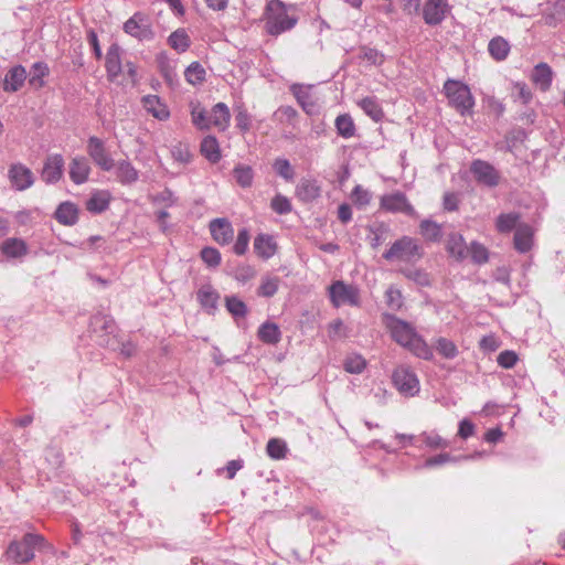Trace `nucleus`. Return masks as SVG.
I'll list each match as a JSON object with an SVG mask.
<instances>
[{"mask_svg":"<svg viewBox=\"0 0 565 565\" xmlns=\"http://www.w3.org/2000/svg\"><path fill=\"white\" fill-rule=\"evenodd\" d=\"M385 326L390 330L393 340L415 356L424 360L433 358L431 348L409 323L393 316H386Z\"/></svg>","mask_w":565,"mask_h":565,"instance_id":"1","label":"nucleus"},{"mask_svg":"<svg viewBox=\"0 0 565 565\" xmlns=\"http://www.w3.org/2000/svg\"><path fill=\"white\" fill-rule=\"evenodd\" d=\"M298 20L296 7L281 0H269L263 12L265 31L274 36L294 29Z\"/></svg>","mask_w":565,"mask_h":565,"instance_id":"2","label":"nucleus"},{"mask_svg":"<svg viewBox=\"0 0 565 565\" xmlns=\"http://www.w3.org/2000/svg\"><path fill=\"white\" fill-rule=\"evenodd\" d=\"M54 553V547L44 536L34 533L25 534L21 541H13L6 551V558L14 564H26L34 558V550Z\"/></svg>","mask_w":565,"mask_h":565,"instance_id":"3","label":"nucleus"},{"mask_svg":"<svg viewBox=\"0 0 565 565\" xmlns=\"http://www.w3.org/2000/svg\"><path fill=\"white\" fill-rule=\"evenodd\" d=\"M448 105L461 116L470 115L475 106V98L468 85L460 81L447 79L443 87Z\"/></svg>","mask_w":565,"mask_h":565,"instance_id":"4","label":"nucleus"},{"mask_svg":"<svg viewBox=\"0 0 565 565\" xmlns=\"http://www.w3.org/2000/svg\"><path fill=\"white\" fill-rule=\"evenodd\" d=\"M423 255V248L417 239L403 236L392 244L390 249L383 254V257L388 262L414 264L418 262Z\"/></svg>","mask_w":565,"mask_h":565,"instance_id":"5","label":"nucleus"},{"mask_svg":"<svg viewBox=\"0 0 565 565\" xmlns=\"http://www.w3.org/2000/svg\"><path fill=\"white\" fill-rule=\"evenodd\" d=\"M392 383L398 393L404 396H415L420 387L416 373L406 365H398L394 369Z\"/></svg>","mask_w":565,"mask_h":565,"instance_id":"6","label":"nucleus"},{"mask_svg":"<svg viewBox=\"0 0 565 565\" xmlns=\"http://www.w3.org/2000/svg\"><path fill=\"white\" fill-rule=\"evenodd\" d=\"M330 300L334 307L360 306V291L353 285H348L341 280L333 282L329 287Z\"/></svg>","mask_w":565,"mask_h":565,"instance_id":"7","label":"nucleus"},{"mask_svg":"<svg viewBox=\"0 0 565 565\" xmlns=\"http://www.w3.org/2000/svg\"><path fill=\"white\" fill-rule=\"evenodd\" d=\"M124 31L140 41H149L154 36L150 18L142 12H136L129 18L124 23Z\"/></svg>","mask_w":565,"mask_h":565,"instance_id":"8","label":"nucleus"},{"mask_svg":"<svg viewBox=\"0 0 565 565\" xmlns=\"http://www.w3.org/2000/svg\"><path fill=\"white\" fill-rule=\"evenodd\" d=\"M86 151L93 162L103 171H110L115 168V161L100 138L96 136L89 137Z\"/></svg>","mask_w":565,"mask_h":565,"instance_id":"9","label":"nucleus"},{"mask_svg":"<svg viewBox=\"0 0 565 565\" xmlns=\"http://www.w3.org/2000/svg\"><path fill=\"white\" fill-rule=\"evenodd\" d=\"M380 206L387 212L404 213L409 216L415 215V209L409 203L407 196L399 191L383 195L380 200Z\"/></svg>","mask_w":565,"mask_h":565,"instance_id":"10","label":"nucleus"},{"mask_svg":"<svg viewBox=\"0 0 565 565\" xmlns=\"http://www.w3.org/2000/svg\"><path fill=\"white\" fill-rule=\"evenodd\" d=\"M470 170L479 183L488 186H495L499 183L500 177L498 171L487 161L480 159L473 160Z\"/></svg>","mask_w":565,"mask_h":565,"instance_id":"11","label":"nucleus"},{"mask_svg":"<svg viewBox=\"0 0 565 565\" xmlns=\"http://www.w3.org/2000/svg\"><path fill=\"white\" fill-rule=\"evenodd\" d=\"M9 180L17 191H24L33 185V172L22 163H14L8 171Z\"/></svg>","mask_w":565,"mask_h":565,"instance_id":"12","label":"nucleus"},{"mask_svg":"<svg viewBox=\"0 0 565 565\" xmlns=\"http://www.w3.org/2000/svg\"><path fill=\"white\" fill-rule=\"evenodd\" d=\"M120 51L121 50L119 45L114 43L108 47L106 53L105 68L107 73V78L110 82H117L119 76L124 74Z\"/></svg>","mask_w":565,"mask_h":565,"instance_id":"13","label":"nucleus"},{"mask_svg":"<svg viewBox=\"0 0 565 565\" xmlns=\"http://www.w3.org/2000/svg\"><path fill=\"white\" fill-rule=\"evenodd\" d=\"M448 9L447 0H427L423 8L424 21L429 25L443 22Z\"/></svg>","mask_w":565,"mask_h":565,"instance_id":"14","label":"nucleus"},{"mask_svg":"<svg viewBox=\"0 0 565 565\" xmlns=\"http://www.w3.org/2000/svg\"><path fill=\"white\" fill-rule=\"evenodd\" d=\"M64 171V159L61 154L49 156L44 162L41 178L45 183L57 182Z\"/></svg>","mask_w":565,"mask_h":565,"instance_id":"15","label":"nucleus"},{"mask_svg":"<svg viewBox=\"0 0 565 565\" xmlns=\"http://www.w3.org/2000/svg\"><path fill=\"white\" fill-rule=\"evenodd\" d=\"M213 239L220 245H227L233 241L234 230L226 218H215L210 223Z\"/></svg>","mask_w":565,"mask_h":565,"instance_id":"16","label":"nucleus"},{"mask_svg":"<svg viewBox=\"0 0 565 565\" xmlns=\"http://www.w3.org/2000/svg\"><path fill=\"white\" fill-rule=\"evenodd\" d=\"M312 87L296 84L291 86V92L302 109L312 115L317 111V98L312 95Z\"/></svg>","mask_w":565,"mask_h":565,"instance_id":"17","label":"nucleus"},{"mask_svg":"<svg viewBox=\"0 0 565 565\" xmlns=\"http://www.w3.org/2000/svg\"><path fill=\"white\" fill-rule=\"evenodd\" d=\"M142 106L148 114L158 120L164 121L170 117L168 106L157 95H147L142 97Z\"/></svg>","mask_w":565,"mask_h":565,"instance_id":"18","label":"nucleus"},{"mask_svg":"<svg viewBox=\"0 0 565 565\" xmlns=\"http://www.w3.org/2000/svg\"><path fill=\"white\" fill-rule=\"evenodd\" d=\"M468 247L461 234L451 233L446 239V250L457 262H462L468 257Z\"/></svg>","mask_w":565,"mask_h":565,"instance_id":"19","label":"nucleus"},{"mask_svg":"<svg viewBox=\"0 0 565 565\" xmlns=\"http://www.w3.org/2000/svg\"><path fill=\"white\" fill-rule=\"evenodd\" d=\"M277 249L278 245L271 235L263 233L258 234L254 239L255 254L264 260L271 258L277 253Z\"/></svg>","mask_w":565,"mask_h":565,"instance_id":"20","label":"nucleus"},{"mask_svg":"<svg viewBox=\"0 0 565 565\" xmlns=\"http://www.w3.org/2000/svg\"><path fill=\"white\" fill-rule=\"evenodd\" d=\"M70 178L75 184H83L88 180L90 166L86 158L75 157L70 162Z\"/></svg>","mask_w":565,"mask_h":565,"instance_id":"21","label":"nucleus"},{"mask_svg":"<svg viewBox=\"0 0 565 565\" xmlns=\"http://www.w3.org/2000/svg\"><path fill=\"white\" fill-rule=\"evenodd\" d=\"M78 206L70 201L61 203L55 211V220L65 226H72L78 221Z\"/></svg>","mask_w":565,"mask_h":565,"instance_id":"22","label":"nucleus"},{"mask_svg":"<svg viewBox=\"0 0 565 565\" xmlns=\"http://www.w3.org/2000/svg\"><path fill=\"white\" fill-rule=\"evenodd\" d=\"M533 228L527 224H520L514 233L513 244L519 253H527L533 246Z\"/></svg>","mask_w":565,"mask_h":565,"instance_id":"23","label":"nucleus"},{"mask_svg":"<svg viewBox=\"0 0 565 565\" xmlns=\"http://www.w3.org/2000/svg\"><path fill=\"white\" fill-rule=\"evenodd\" d=\"M211 128L214 127L220 131H224L230 126L231 113L224 103L215 104L210 113Z\"/></svg>","mask_w":565,"mask_h":565,"instance_id":"24","label":"nucleus"},{"mask_svg":"<svg viewBox=\"0 0 565 565\" xmlns=\"http://www.w3.org/2000/svg\"><path fill=\"white\" fill-rule=\"evenodd\" d=\"M111 201V194L106 190H96L86 202V210L94 214L106 211Z\"/></svg>","mask_w":565,"mask_h":565,"instance_id":"25","label":"nucleus"},{"mask_svg":"<svg viewBox=\"0 0 565 565\" xmlns=\"http://www.w3.org/2000/svg\"><path fill=\"white\" fill-rule=\"evenodd\" d=\"M553 79V71L546 63H539L531 75V81L542 90L550 89Z\"/></svg>","mask_w":565,"mask_h":565,"instance_id":"26","label":"nucleus"},{"mask_svg":"<svg viewBox=\"0 0 565 565\" xmlns=\"http://www.w3.org/2000/svg\"><path fill=\"white\" fill-rule=\"evenodd\" d=\"M26 79V71L23 66L18 65L12 67L6 75L3 82V89L6 92H18Z\"/></svg>","mask_w":565,"mask_h":565,"instance_id":"27","label":"nucleus"},{"mask_svg":"<svg viewBox=\"0 0 565 565\" xmlns=\"http://www.w3.org/2000/svg\"><path fill=\"white\" fill-rule=\"evenodd\" d=\"M300 201L311 202L320 195V186L315 180L302 179L296 188Z\"/></svg>","mask_w":565,"mask_h":565,"instance_id":"28","label":"nucleus"},{"mask_svg":"<svg viewBox=\"0 0 565 565\" xmlns=\"http://www.w3.org/2000/svg\"><path fill=\"white\" fill-rule=\"evenodd\" d=\"M1 252L10 258H20L26 255L28 246L23 239L8 238L1 244Z\"/></svg>","mask_w":565,"mask_h":565,"instance_id":"29","label":"nucleus"},{"mask_svg":"<svg viewBox=\"0 0 565 565\" xmlns=\"http://www.w3.org/2000/svg\"><path fill=\"white\" fill-rule=\"evenodd\" d=\"M218 299V292L214 290L213 287L210 285L202 286L198 291L199 302L210 313L216 309Z\"/></svg>","mask_w":565,"mask_h":565,"instance_id":"30","label":"nucleus"},{"mask_svg":"<svg viewBox=\"0 0 565 565\" xmlns=\"http://www.w3.org/2000/svg\"><path fill=\"white\" fill-rule=\"evenodd\" d=\"M168 44L178 53H184L191 45V39L186 30L180 28L169 35Z\"/></svg>","mask_w":565,"mask_h":565,"instance_id":"31","label":"nucleus"},{"mask_svg":"<svg viewBox=\"0 0 565 565\" xmlns=\"http://www.w3.org/2000/svg\"><path fill=\"white\" fill-rule=\"evenodd\" d=\"M488 51L495 61H504L510 53V44L504 38L495 36L489 42Z\"/></svg>","mask_w":565,"mask_h":565,"instance_id":"32","label":"nucleus"},{"mask_svg":"<svg viewBox=\"0 0 565 565\" xmlns=\"http://www.w3.org/2000/svg\"><path fill=\"white\" fill-rule=\"evenodd\" d=\"M257 334L260 341L268 344H277L281 339L279 327L273 322L263 323Z\"/></svg>","mask_w":565,"mask_h":565,"instance_id":"33","label":"nucleus"},{"mask_svg":"<svg viewBox=\"0 0 565 565\" xmlns=\"http://www.w3.org/2000/svg\"><path fill=\"white\" fill-rule=\"evenodd\" d=\"M358 105L375 122L383 119L384 111L375 97H364L358 103Z\"/></svg>","mask_w":565,"mask_h":565,"instance_id":"34","label":"nucleus"},{"mask_svg":"<svg viewBox=\"0 0 565 565\" xmlns=\"http://www.w3.org/2000/svg\"><path fill=\"white\" fill-rule=\"evenodd\" d=\"M201 152L210 162H217L221 159L217 139L213 136L205 137L201 142Z\"/></svg>","mask_w":565,"mask_h":565,"instance_id":"35","label":"nucleus"},{"mask_svg":"<svg viewBox=\"0 0 565 565\" xmlns=\"http://www.w3.org/2000/svg\"><path fill=\"white\" fill-rule=\"evenodd\" d=\"M116 167V175L119 182L124 184H130L137 181L138 171L134 168V166L126 160L119 161Z\"/></svg>","mask_w":565,"mask_h":565,"instance_id":"36","label":"nucleus"},{"mask_svg":"<svg viewBox=\"0 0 565 565\" xmlns=\"http://www.w3.org/2000/svg\"><path fill=\"white\" fill-rule=\"evenodd\" d=\"M420 235L428 242H439L443 235L441 225L430 221L424 220L419 224Z\"/></svg>","mask_w":565,"mask_h":565,"instance_id":"37","label":"nucleus"},{"mask_svg":"<svg viewBox=\"0 0 565 565\" xmlns=\"http://www.w3.org/2000/svg\"><path fill=\"white\" fill-rule=\"evenodd\" d=\"M190 106L192 124L201 130L210 129L211 121L205 109L199 103H191Z\"/></svg>","mask_w":565,"mask_h":565,"instance_id":"38","label":"nucleus"},{"mask_svg":"<svg viewBox=\"0 0 565 565\" xmlns=\"http://www.w3.org/2000/svg\"><path fill=\"white\" fill-rule=\"evenodd\" d=\"M50 70L49 66L43 62H36L32 65L31 76L29 78V84L34 88L39 89L44 86V78L49 75Z\"/></svg>","mask_w":565,"mask_h":565,"instance_id":"39","label":"nucleus"},{"mask_svg":"<svg viewBox=\"0 0 565 565\" xmlns=\"http://www.w3.org/2000/svg\"><path fill=\"white\" fill-rule=\"evenodd\" d=\"M519 221V213H502L497 217L495 227L500 233H510L513 228L518 227Z\"/></svg>","mask_w":565,"mask_h":565,"instance_id":"40","label":"nucleus"},{"mask_svg":"<svg viewBox=\"0 0 565 565\" xmlns=\"http://www.w3.org/2000/svg\"><path fill=\"white\" fill-rule=\"evenodd\" d=\"M335 128L338 134L343 138H351L355 135V125L352 117L348 114L340 115L335 118Z\"/></svg>","mask_w":565,"mask_h":565,"instance_id":"41","label":"nucleus"},{"mask_svg":"<svg viewBox=\"0 0 565 565\" xmlns=\"http://www.w3.org/2000/svg\"><path fill=\"white\" fill-rule=\"evenodd\" d=\"M266 452L271 459L281 460L287 456V444L280 438H271L267 443Z\"/></svg>","mask_w":565,"mask_h":565,"instance_id":"42","label":"nucleus"},{"mask_svg":"<svg viewBox=\"0 0 565 565\" xmlns=\"http://www.w3.org/2000/svg\"><path fill=\"white\" fill-rule=\"evenodd\" d=\"M205 68L199 62H192L184 72L186 82L191 85H199L205 81Z\"/></svg>","mask_w":565,"mask_h":565,"instance_id":"43","label":"nucleus"},{"mask_svg":"<svg viewBox=\"0 0 565 565\" xmlns=\"http://www.w3.org/2000/svg\"><path fill=\"white\" fill-rule=\"evenodd\" d=\"M435 347L437 352L445 359H455L459 353L455 342L444 337L435 341Z\"/></svg>","mask_w":565,"mask_h":565,"instance_id":"44","label":"nucleus"},{"mask_svg":"<svg viewBox=\"0 0 565 565\" xmlns=\"http://www.w3.org/2000/svg\"><path fill=\"white\" fill-rule=\"evenodd\" d=\"M280 279L278 277L265 276L262 278L257 295L260 297H273L279 288Z\"/></svg>","mask_w":565,"mask_h":565,"instance_id":"45","label":"nucleus"},{"mask_svg":"<svg viewBox=\"0 0 565 565\" xmlns=\"http://www.w3.org/2000/svg\"><path fill=\"white\" fill-rule=\"evenodd\" d=\"M234 178L242 188H249L254 179L253 169L248 166H237L234 169Z\"/></svg>","mask_w":565,"mask_h":565,"instance_id":"46","label":"nucleus"},{"mask_svg":"<svg viewBox=\"0 0 565 565\" xmlns=\"http://www.w3.org/2000/svg\"><path fill=\"white\" fill-rule=\"evenodd\" d=\"M468 256L471 257L473 263L484 264L489 259V252L484 245L472 242L468 247Z\"/></svg>","mask_w":565,"mask_h":565,"instance_id":"47","label":"nucleus"},{"mask_svg":"<svg viewBox=\"0 0 565 565\" xmlns=\"http://www.w3.org/2000/svg\"><path fill=\"white\" fill-rule=\"evenodd\" d=\"M225 306L228 312L234 317L244 318L247 315V307L245 302L235 296L226 297Z\"/></svg>","mask_w":565,"mask_h":565,"instance_id":"48","label":"nucleus"},{"mask_svg":"<svg viewBox=\"0 0 565 565\" xmlns=\"http://www.w3.org/2000/svg\"><path fill=\"white\" fill-rule=\"evenodd\" d=\"M271 210L277 214H288L292 210L290 200L281 194H276L270 202Z\"/></svg>","mask_w":565,"mask_h":565,"instance_id":"49","label":"nucleus"},{"mask_svg":"<svg viewBox=\"0 0 565 565\" xmlns=\"http://www.w3.org/2000/svg\"><path fill=\"white\" fill-rule=\"evenodd\" d=\"M249 238L250 235L247 228L239 230L236 241L233 245V252L238 256L244 255L248 249Z\"/></svg>","mask_w":565,"mask_h":565,"instance_id":"50","label":"nucleus"},{"mask_svg":"<svg viewBox=\"0 0 565 565\" xmlns=\"http://www.w3.org/2000/svg\"><path fill=\"white\" fill-rule=\"evenodd\" d=\"M351 199L355 205L364 207L370 204L372 194L363 186L356 185L351 193Z\"/></svg>","mask_w":565,"mask_h":565,"instance_id":"51","label":"nucleus"},{"mask_svg":"<svg viewBox=\"0 0 565 565\" xmlns=\"http://www.w3.org/2000/svg\"><path fill=\"white\" fill-rule=\"evenodd\" d=\"M366 367V361L361 355L349 356L344 362V369L352 374H359Z\"/></svg>","mask_w":565,"mask_h":565,"instance_id":"52","label":"nucleus"},{"mask_svg":"<svg viewBox=\"0 0 565 565\" xmlns=\"http://www.w3.org/2000/svg\"><path fill=\"white\" fill-rule=\"evenodd\" d=\"M274 169L285 180L290 181L294 179V169L287 159H276L274 162Z\"/></svg>","mask_w":565,"mask_h":565,"instance_id":"53","label":"nucleus"},{"mask_svg":"<svg viewBox=\"0 0 565 565\" xmlns=\"http://www.w3.org/2000/svg\"><path fill=\"white\" fill-rule=\"evenodd\" d=\"M256 270L252 265L243 264L236 267L234 278L239 282H247L255 278Z\"/></svg>","mask_w":565,"mask_h":565,"instance_id":"54","label":"nucleus"},{"mask_svg":"<svg viewBox=\"0 0 565 565\" xmlns=\"http://www.w3.org/2000/svg\"><path fill=\"white\" fill-rule=\"evenodd\" d=\"M201 258L210 267H217L221 263V254L214 247H204L201 250Z\"/></svg>","mask_w":565,"mask_h":565,"instance_id":"55","label":"nucleus"},{"mask_svg":"<svg viewBox=\"0 0 565 565\" xmlns=\"http://www.w3.org/2000/svg\"><path fill=\"white\" fill-rule=\"evenodd\" d=\"M235 121L236 127L243 131L246 132L250 128V116L247 113V110L243 106H238L236 108V115H235Z\"/></svg>","mask_w":565,"mask_h":565,"instance_id":"56","label":"nucleus"},{"mask_svg":"<svg viewBox=\"0 0 565 565\" xmlns=\"http://www.w3.org/2000/svg\"><path fill=\"white\" fill-rule=\"evenodd\" d=\"M518 360V354L510 350L502 351L497 358L498 364L503 369H512L516 364Z\"/></svg>","mask_w":565,"mask_h":565,"instance_id":"57","label":"nucleus"},{"mask_svg":"<svg viewBox=\"0 0 565 565\" xmlns=\"http://www.w3.org/2000/svg\"><path fill=\"white\" fill-rule=\"evenodd\" d=\"M423 438H424L423 440H424L425 445L433 449H439V448L444 449V448H447L449 445L448 441L445 440L438 434H424Z\"/></svg>","mask_w":565,"mask_h":565,"instance_id":"58","label":"nucleus"},{"mask_svg":"<svg viewBox=\"0 0 565 565\" xmlns=\"http://www.w3.org/2000/svg\"><path fill=\"white\" fill-rule=\"evenodd\" d=\"M386 302L392 309H399L402 307V294L398 289L390 287L386 292Z\"/></svg>","mask_w":565,"mask_h":565,"instance_id":"59","label":"nucleus"},{"mask_svg":"<svg viewBox=\"0 0 565 565\" xmlns=\"http://www.w3.org/2000/svg\"><path fill=\"white\" fill-rule=\"evenodd\" d=\"M363 58L374 65H382L385 61L383 53L371 47L363 49Z\"/></svg>","mask_w":565,"mask_h":565,"instance_id":"60","label":"nucleus"},{"mask_svg":"<svg viewBox=\"0 0 565 565\" xmlns=\"http://www.w3.org/2000/svg\"><path fill=\"white\" fill-rule=\"evenodd\" d=\"M459 195L455 192H446L443 198V206L448 212L457 211L459 207Z\"/></svg>","mask_w":565,"mask_h":565,"instance_id":"61","label":"nucleus"},{"mask_svg":"<svg viewBox=\"0 0 565 565\" xmlns=\"http://www.w3.org/2000/svg\"><path fill=\"white\" fill-rule=\"evenodd\" d=\"M513 89L516 93V97L523 103L527 104L532 99V93L527 85L523 82H516L513 84Z\"/></svg>","mask_w":565,"mask_h":565,"instance_id":"62","label":"nucleus"},{"mask_svg":"<svg viewBox=\"0 0 565 565\" xmlns=\"http://www.w3.org/2000/svg\"><path fill=\"white\" fill-rule=\"evenodd\" d=\"M328 332L331 339L345 337L343 322L341 320L332 321L328 327Z\"/></svg>","mask_w":565,"mask_h":565,"instance_id":"63","label":"nucleus"},{"mask_svg":"<svg viewBox=\"0 0 565 565\" xmlns=\"http://www.w3.org/2000/svg\"><path fill=\"white\" fill-rule=\"evenodd\" d=\"M473 434L475 425L468 419H462L459 424L458 436H460L462 439H467Z\"/></svg>","mask_w":565,"mask_h":565,"instance_id":"64","label":"nucleus"}]
</instances>
